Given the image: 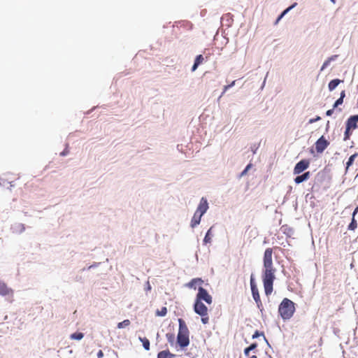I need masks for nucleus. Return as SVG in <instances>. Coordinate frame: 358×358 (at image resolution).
I'll return each mask as SVG.
<instances>
[{
    "mask_svg": "<svg viewBox=\"0 0 358 358\" xmlns=\"http://www.w3.org/2000/svg\"><path fill=\"white\" fill-rule=\"evenodd\" d=\"M273 250L268 248L265 250L263 257V270L262 279L265 294L268 296L273 292V282L275 280L276 268L273 267L272 261Z\"/></svg>",
    "mask_w": 358,
    "mask_h": 358,
    "instance_id": "obj_1",
    "label": "nucleus"
},
{
    "mask_svg": "<svg viewBox=\"0 0 358 358\" xmlns=\"http://www.w3.org/2000/svg\"><path fill=\"white\" fill-rule=\"evenodd\" d=\"M178 321L179 327L176 343L183 350L189 345V331L183 319L179 318Z\"/></svg>",
    "mask_w": 358,
    "mask_h": 358,
    "instance_id": "obj_2",
    "label": "nucleus"
},
{
    "mask_svg": "<svg viewBox=\"0 0 358 358\" xmlns=\"http://www.w3.org/2000/svg\"><path fill=\"white\" fill-rule=\"evenodd\" d=\"M295 310V303L288 298H284L278 306V313L284 321L289 320Z\"/></svg>",
    "mask_w": 358,
    "mask_h": 358,
    "instance_id": "obj_3",
    "label": "nucleus"
},
{
    "mask_svg": "<svg viewBox=\"0 0 358 358\" xmlns=\"http://www.w3.org/2000/svg\"><path fill=\"white\" fill-rule=\"evenodd\" d=\"M195 300L199 301H205L207 304H211L213 303V297L208 293L206 289L201 286L198 287V292L196 295Z\"/></svg>",
    "mask_w": 358,
    "mask_h": 358,
    "instance_id": "obj_4",
    "label": "nucleus"
},
{
    "mask_svg": "<svg viewBox=\"0 0 358 358\" xmlns=\"http://www.w3.org/2000/svg\"><path fill=\"white\" fill-rule=\"evenodd\" d=\"M309 166H310V160L309 159H303L300 160L295 164V166L294 167V170H293V174L299 175V174L304 172V171H306L309 167Z\"/></svg>",
    "mask_w": 358,
    "mask_h": 358,
    "instance_id": "obj_5",
    "label": "nucleus"
},
{
    "mask_svg": "<svg viewBox=\"0 0 358 358\" xmlns=\"http://www.w3.org/2000/svg\"><path fill=\"white\" fill-rule=\"evenodd\" d=\"M250 284L253 299L255 300V303H260V296L259 290L255 281V275L252 273L250 275Z\"/></svg>",
    "mask_w": 358,
    "mask_h": 358,
    "instance_id": "obj_6",
    "label": "nucleus"
},
{
    "mask_svg": "<svg viewBox=\"0 0 358 358\" xmlns=\"http://www.w3.org/2000/svg\"><path fill=\"white\" fill-rule=\"evenodd\" d=\"M315 150L317 153H322L329 145V142L324 136H321L315 142Z\"/></svg>",
    "mask_w": 358,
    "mask_h": 358,
    "instance_id": "obj_7",
    "label": "nucleus"
},
{
    "mask_svg": "<svg viewBox=\"0 0 358 358\" xmlns=\"http://www.w3.org/2000/svg\"><path fill=\"white\" fill-rule=\"evenodd\" d=\"M193 310L198 315L208 313V307L203 302L196 300H194Z\"/></svg>",
    "mask_w": 358,
    "mask_h": 358,
    "instance_id": "obj_8",
    "label": "nucleus"
},
{
    "mask_svg": "<svg viewBox=\"0 0 358 358\" xmlns=\"http://www.w3.org/2000/svg\"><path fill=\"white\" fill-rule=\"evenodd\" d=\"M208 208V200L206 198L202 197L195 212L199 213L200 217H202L207 212Z\"/></svg>",
    "mask_w": 358,
    "mask_h": 358,
    "instance_id": "obj_9",
    "label": "nucleus"
},
{
    "mask_svg": "<svg viewBox=\"0 0 358 358\" xmlns=\"http://www.w3.org/2000/svg\"><path fill=\"white\" fill-rule=\"evenodd\" d=\"M358 114L350 115L345 122V127L351 130L356 129L358 128Z\"/></svg>",
    "mask_w": 358,
    "mask_h": 358,
    "instance_id": "obj_10",
    "label": "nucleus"
},
{
    "mask_svg": "<svg viewBox=\"0 0 358 358\" xmlns=\"http://www.w3.org/2000/svg\"><path fill=\"white\" fill-rule=\"evenodd\" d=\"M310 177V172L306 171L303 172L301 175L299 174L294 178V181L296 184H301L306 180H308Z\"/></svg>",
    "mask_w": 358,
    "mask_h": 358,
    "instance_id": "obj_11",
    "label": "nucleus"
},
{
    "mask_svg": "<svg viewBox=\"0 0 358 358\" xmlns=\"http://www.w3.org/2000/svg\"><path fill=\"white\" fill-rule=\"evenodd\" d=\"M203 282V280L201 278H192L188 283L186 284V286L190 289H196V285H201Z\"/></svg>",
    "mask_w": 358,
    "mask_h": 358,
    "instance_id": "obj_12",
    "label": "nucleus"
},
{
    "mask_svg": "<svg viewBox=\"0 0 358 358\" xmlns=\"http://www.w3.org/2000/svg\"><path fill=\"white\" fill-rule=\"evenodd\" d=\"M176 355L171 353L169 350H164L159 352L157 358H173Z\"/></svg>",
    "mask_w": 358,
    "mask_h": 358,
    "instance_id": "obj_13",
    "label": "nucleus"
},
{
    "mask_svg": "<svg viewBox=\"0 0 358 358\" xmlns=\"http://www.w3.org/2000/svg\"><path fill=\"white\" fill-rule=\"evenodd\" d=\"M338 55H334L331 57H328L323 63L320 68V71H323L327 67H328L330 65V63L331 62L336 61L338 58Z\"/></svg>",
    "mask_w": 358,
    "mask_h": 358,
    "instance_id": "obj_14",
    "label": "nucleus"
},
{
    "mask_svg": "<svg viewBox=\"0 0 358 358\" xmlns=\"http://www.w3.org/2000/svg\"><path fill=\"white\" fill-rule=\"evenodd\" d=\"M10 293H13L12 289L8 288L4 282L0 280V295L6 296Z\"/></svg>",
    "mask_w": 358,
    "mask_h": 358,
    "instance_id": "obj_15",
    "label": "nucleus"
},
{
    "mask_svg": "<svg viewBox=\"0 0 358 358\" xmlns=\"http://www.w3.org/2000/svg\"><path fill=\"white\" fill-rule=\"evenodd\" d=\"M202 217H200V214L197 213L196 212L194 213L190 222V227L192 228L196 227L197 225H199L201 222Z\"/></svg>",
    "mask_w": 358,
    "mask_h": 358,
    "instance_id": "obj_16",
    "label": "nucleus"
},
{
    "mask_svg": "<svg viewBox=\"0 0 358 358\" xmlns=\"http://www.w3.org/2000/svg\"><path fill=\"white\" fill-rule=\"evenodd\" d=\"M343 82V80H341L338 78H334V79H332L331 80L329 81V84H328V88H329V90L330 92H332L333 90H334L338 86V85Z\"/></svg>",
    "mask_w": 358,
    "mask_h": 358,
    "instance_id": "obj_17",
    "label": "nucleus"
},
{
    "mask_svg": "<svg viewBox=\"0 0 358 358\" xmlns=\"http://www.w3.org/2000/svg\"><path fill=\"white\" fill-rule=\"evenodd\" d=\"M11 229L13 232L21 234L25 230V226L24 224L16 223L11 227Z\"/></svg>",
    "mask_w": 358,
    "mask_h": 358,
    "instance_id": "obj_18",
    "label": "nucleus"
},
{
    "mask_svg": "<svg viewBox=\"0 0 358 358\" xmlns=\"http://www.w3.org/2000/svg\"><path fill=\"white\" fill-rule=\"evenodd\" d=\"M257 346H258L257 343L254 342V343H252L249 346L246 347L243 350V353H244L245 356L248 357L250 355V352L251 351L255 350L257 348Z\"/></svg>",
    "mask_w": 358,
    "mask_h": 358,
    "instance_id": "obj_19",
    "label": "nucleus"
},
{
    "mask_svg": "<svg viewBox=\"0 0 358 358\" xmlns=\"http://www.w3.org/2000/svg\"><path fill=\"white\" fill-rule=\"evenodd\" d=\"M358 156V153L355 152L348 159L346 162L345 171L347 172L348 169L353 164L356 157Z\"/></svg>",
    "mask_w": 358,
    "mask_h": 358,
    "instance_id": "obj_20",
    "label": "nucleus"
},
{
    "mask_svg": "<svg viewBox=\"0 0 358 358\" xmlns=\"http://www.w3.org/2000/svg\"><path fill=\"white\" fill-rule=\"evenodd\" d=\"M138 340L142 343L143 347L145 350H150V343L146 337H138Z\"/></svg>",
    "mask_w": 358,
    "mask_h": 358,
    "instance_id": "obj_21",
    "label": "nucleus"
},
{
    "mask_svg": "<svg viewBox=\"0 0 358 358\" xmlns=\"http://www.w3.org/2000/svg\"><path fill=\"white\" fill-rule=\"evenodd\" d=\"M212 229H213V227H211L206 233V235H205L204 238L203 240V243L204 245H206V244L210 243L211 242Z\"/></svg>",
    "mask_w": 358,
    "mask_h": 358,
    "instance_id": "obj_22",
    "label": "nucleus"
},
{
    "mask_svg": "<svg viewBox=\"0 0 358 358\" xmlns=\"http://www.w3.org/2000/svg\"><path fill=\"white\" fill-rule=\"evenodd\" d=\"M282 231L286 234L288 237H291L294 234V229L287 225H283L281 227Z\"/></svg>",
    "mask_w": 358,
    "mask_h": 358,
    "instance_id": "obj_23",
    "label": "nucleus"
},
{
    "mask_svg": "<svg viewBox=\"0 0 358 358\" xmlns=\"http://www.w3.org/2000/svg\"><path fill=\"white\" fill-rule=\"evenodd\" d=\"M357 227V222L355 217H352L351 222L348 226L349 231H355Z\"/></svg>",
    "mask_w": 358,
    "mask_h": 358,
    "instance_id": "obj_24",
    "label": "nucleus"
},
{
    "mask_svg": "<svg viewBox=\"0 0 358 358\" xmlns=\"http://www.w3.org/2000/svg\"><path fill=\"white\" fill-rule=\"evenodd\" d=\"M84 337V334L80 331H76L71 334L70 338L73 340L80 341Z\"/></svg>",
    "mask_w": 358,
    "mask_h": 358,
    "instance_id": "obj_25",
    "label": "nucleus"
},
{
    "mask_svg": "<svg viewBox=\"0 0 358 358\" xmlns=\"http://www.w3.org/2000/svg\"><path fill=\"white\" fill-rule=\"evenodd\" d=\"M166 337L167 341L171 346H174L175 345V334L173 333H167L166 334Z\"/></svg>",
    "mask_w": 358,
    "mask_h": 358,
    "instance_id": "obj_26",
    "label": "nucleus"
},
{
    "mask_svg": "<svg viewBox=\"0 0 358 358\" xmlns=\"http://www.w3.org/2000/svg\"><path fill=\"white\" fill-rule=\"evenodd\" d=\"M167 314V308L166 307L164 306L160 310L157 309L155 312L156 316L159 317H164Z\"/></svg>",
    "mask_w": 358,
    "mask_h": 358,
    "instance_id": "obj_27",
    "label": "nucleus"
},
{
    "mask_svg": "<svg viewBox=\"0 0 358 358\" xmlns=\"http://www.w3.org/2000/svg\"><path fill=\"white\" fill-rule=\"evenodd\" d=\"M252 164L251 163H249L245 167V169L239 173L238 175V178H241L243 176H245L248 171L251 169Z\"/></svg>",
    "mask_w": 358,
    "mask_h": 358,
    "instance_id": "obj_28",
    "label": "nucleus"
},
{
    "mask_svg": "<svg viewBox=\"0 0 358 358\" xmlns=\"http://www.w3.org/2000/svg\"><path fill=\"white\" fill-rule=\"evenodd\" d=\"M130 320L128 319H126L123 320L122 322H120L117 324V327L118 329H122L124 328L130 324Z\"/></svg>",
    "mask_w": 358,
    "mask_h": 358,
    "instance_id": "obj_29",
    "label": "nucleus"
},
{
    "mask_svg": "<svg viewBox=\"0 0 358 358\" xmlns=\"http://www.w3.org/2000/svg\"><path fill=\"white\" fill-rule=\"evenodd\" d=\"M352 131L353 130H351V129H348V127H345V130L344 131V137H343L344 141H347L350 138V136L352 134Z\"/></svg>",
    "mask_w": 358,
    "mask_h": 358,
    "instance_id": "obj_30",
    "label": "nucleus"
},
{
    "mask_svg": "<svg viewBox=\"0 0 358 358\" xmlns=\"http://www.w3.org/2000/svg\"><path fill=\"white\" fill-rule=\"evenodd\" d=\"M204 60V58L202 55H198L196 56L194 60V63L200 66Z\"/></svg>",
    "mask_w": 358,
    "mask_h": 358,
    "instance_id": "obj_31",
    "label": "nucleus"
},
{
    "mask_svg": "<svg viewBox=\"0 0 358 358\" xmlns=\"http://www.w3.org/2000/svg\"><path fill=\"white\" fill-rule=\"evenodd\" d=\"M343 100H342V99H341L340 98H338V99H336V100L335 101V102H334V104H333V107H334V108H337V110H338V112H341V111L342 110V109H341V108H338V107L340 105H342V104H343Z\"/></svg>",
    "mask_w": 358,
    "mask_h": 358,
    "instance_id": "obj_32",
    "label": "nucleus"
},
{
    "mask_svg": "<svg viewBox=\"0 0 358 358\" xmlns=\"http://www.w3.org/2000/svg\"><path fill=\"white\" fill-rule=\"evenodd\" d=\"M260 336L264 337V333L263 331H259V330H256L252 336V339L258 338Z\"/></svg>",
    "mask_w": 358,
    "mask_h": 358,
    "instance_id": "obj_33",
    "label": "nucleus"
},
{
    "mask_svg": "<svg viewBox=\"0 0 358 358\" xmlns=\"http://www.w3.org/2000/svg\"><path fill=\"white\" fill-rule=\"evenodd\" d=\"M199 316H201V322L203 324H206L208 323V321H209V317H208V313H205V315H200Z\"/></svg>",
    "mask_w": 358,
    "mask_h": 358,
    "instance_id": "obj_34",
    "label": "nucleus"
},
{
    "mask_svg": "<svg viewBox=\"0 0 358 358\" xmlns=\"http://www.w3.org/2000/svg\"><path fill=\"white\" fill-rule=\"evenodd\" d=\"M259 145H260V143L258 144L254 143V144L251 145L250 150L252 152L253 155L256 154L257 150L259 148Z\"/></svg>",
    "mask_w": 358,
    "mask_h": 358,
    "instance_id": "obj_35",
    "label": "nucleus"
},
{
    "mask_svg": "<svg viewBox=\"0 0 358 358\" xmlns=\"http://www.w3.org/2000/svg\"><path fill=\"white\" fill-rule=\"evenodd\" d=\"M321 120V117L319 116V115H317L314 118H311L308 120V124H313V123H315L317 121H320Z\"/></svg>",
    "mask_w": 358,
    "mask_h": 358,
    "instance_id": "obj_36",
    "label": "nucleus"
},
{
    "mask_svg": "<svg viewBox=\"0 0 358 358\" xmlns=\"http://www.w3.org/2000/svg\"><path fill=\"white\" fill-rule=\"evenodd\" d=\"M230 89V86H229L228 85H224V88H223V91L221 94V95L218 97L217 99V101H219L220 99H221V97L224 95V94L229 90Z\"/></svg>",
    "mask_w": 358,
    "mask_h": 358,
    "instance_id": "obj_37",
    "label": "nucleus"
},
{
    "mask_svg": "<svg viewBox=\"0 0 358 358\" xmlns=\"http://www.w3.org/2000/svg\"><path fill=\"white\" fill-rule=\"evenodd\" d=\"M151 289H152V287L150 284V282L148 280L146 281L145 285V288H144L145 291L146 292H148V291H150Z\"/></svg>",
    "mask_w": 358,
    "mask_h": 358,
    "instance_id": "obj_38",
    "label": "nucleus"
},
{
    "mask_svg": "<svg viewBox=\"0 0 358 358\" xmlns=\"http://www.w3.org/2000/svg\"><path fill=\"white\" fill-rule=\"evenodd\" d=\"M99 264H100V263H94V264H92V265H90L87 268H83L82 269V271H85V270H86V269L90 270V269H91V268H92L97 267Z\"/></svg>",
    "mask_w": 358,
    "mask_h": 358,
    "instance_id": "obj_39",
    "label": "nucleus"
},
{
    "mask_svg": "<svg viewBox=\"0 0 358 358\" xmlns=\"http://www.w3.org/2000/svg\"><path fill=\"white\" fill-rule=\"evenodd\" d=\"M335 109H336V108H334V107H332V108H331V109L327 110L326 111V115H327V116H331V115H332V114L334 113V110H335Z\"/></svg>",
    "mask_w": 358,
    "mask_h": 358,
    "instance_id": "obj_40",
    "label": "nucleus"
},
{
    "mask_svg": "<svg viewBox=\"0 0 358 358\" xmlns=\"http://www.w3.org/2000/svg\"><path fill=\"white\" fill-rule=\"evenodd\" d=\"M67 146H68V145H66V148L62 152H60L61 156L65 157L68 155L69 150L67 149Z\"/></svg>",
    "mask_w": 358,
    "mask_h": 358,
    "instance_id": "obj_41",
    "label": "nucleus"
},
{
    "mask_svg": "<svg viewBox=\"0 0 358 358\" xmlns=\"http://www.w3.org/2000/svg\"><path fill=\"white\" fill-rule=\"evenodd\" d=\"M282 17H283V15H282V14H280V15L277 17V18H276V20H275V22H274V24H275H275H278L280 20H281V19H282Z\"/></svg>",
    "mask_w": 358,
    "mask_h": 358,
    "instance_id": "obj_42",
    "label": "nucleus"
},
{
    "mask_svg": "<svg viewBox=\"0 0 358 358\" xmlns=\"http://www.w3.org/2000/svg\"><path fill=\"white\" fill-rule=\"evenodd\" d=\"M291 10V8L287 7L285 8L280 14L283 15V17L287 14Z\"/></svg>",
    "mask_w": 358,
    "mask_h": 358,
    "instance_id": "obj_43",
    "label": "nucleus"
},
{
    "mask_svg": "<svg viewBox=\"0 0 358 358\" xmlns=\"http://www.w3.org/2000/svg\"><path fill=\"white\" fill-rule=\"evenodd\" d=\"M345 97V90H342L340 93V99L343 100L344 98Z\"/></svg>",
    "mask_w": 358,
    "mask_h": 358,
    "instance_id": "obj_44",
    "label": "nucleus"
},
{
    "mask_svg": "<svg viewBox=\"0 0 358 358\" xmlns=\"http://www.w3.org/2000/svg\"><path fill=\"white\" fill-rule=\"evenodd\" d=\"M358 213V206H356V208L354 209L353 212H352V217H355L356 216V215Z\"/></svg>",
    "mask_w": 358,
    "mask_h": 358,
    "instance_id": "obj_45",
    "label": "nucleus"
},
{
    "mask_svg": "<svg viewBox=\"0 0 358 358\" xmlns=\"http://www.w3.org/2000/svg\"><path fill=\"white\" fill-rule=\"evenodd\" d=\"M257 303V308L259 309V310L262 313L263 311V308H262V301H260V303Z\"/></svg>",
    "mask_w": 358,
    "mask_h": 358,
    "instance_id": "obj_46",
    "label": "nucleus"
},
{
    "mask_svg": "<svg viewBox=\"0 0 358 358\" xmlns=\"http://www.w3.org/2000/svg\"><path fill=\"white\" fill-rule=\"evenodd\" d=\"M103 357V352L101 350H99L97 352V358H101Z\"/></svg>",
    "mask_w": 358,
    "mask_h": 358,
    "instance_id": "obj_47",
    "label": "nucleus"
},
{
    "mask_svg": "<svg viewBox=\"0 0 358 358\" xmlns=\"http://www.w3.org/2000/svg\"><path fill=\"white\" fill-rule=\"evenodd\" d=\"M199 66V65H197V64L194 63L192 66V69H191L192 71H195Z\"/></svg>",
    "mask_w": 358,
    "mask_h": 358,
    "instance_id": "obj_48",
    "label": "nucleus"
},
{
    "mask_svg": "<svg viewBox=\"0 0 358 358\" xmlns=\"http://www.w3.org/2000/svg\"><path fill=\"white\" fill-rule=\"evenodd\" d=\"M268 72H267V73H266V77H265V78H264V81H263V83H262V86H261V89H263V88H264V85H265L266 80V78H267V76H268Z\"/></svg>",
    "mask_w": 358,
    "mask_h": 358,
    "instance_id": "obj_49",
    "label": "nucleus"
},
{
    "mask_svg": "<svg viewBox=\"0 0 358 358\" xmlns=\"http://www.w3.org/2000/svg\"><path fill=\"white\" fill-rule=\"evenodd\" d=\"M263 338H264V341L266 342V345H267L269 348H271V345H270V343H269L268 341V340H267V338H266V336H264V337H263Z\"/></svg>",
    "mask_w": 358,
    "mask_h": 358,
    "instance_id": "obj_50",
    "label": "nucleus"
},
{
    "mask_svg": "<svg viewBox=\"0 0 358 358\" xmlns=\"http://www.w3.org/2000/svg\"><path fill=\"white\" fill-rule=\"evenodd\" d=\"M297 5V3H293L292 5H290L289 6H288L289 8H291V10H292L294 8H295Z\"/></svg>",
    "mask_w": 358,
    "mask_h": 358,
    "instance_id": "obj_51",
    "label": "nucleus"
},
{
    "mask_svg": "<svg viewBox=\"0 0 358 358\" xmlns=\"http://www.w3.org/2000/svg\"><path fill=\"white\" fill-rule=\"evenodd\" d=\"M292 186H289V187H288V191H287V194H290V193H291V192H292Z\"/></svg>",
    "mask_w": 358,
    "mask_h": 358,
    "instance_id": "obj_52",
    "label": "nucleus"
},
{
    "mask_svg": "<svg viewBox=\"0 0 358 358\" xmlns=\"http://www.w3.org/2000/svg\"><path fill=\"white\" fill-rule=\"evenodd\" d=\"M235 83H236V80H234L232 81L229 85H228L229 86H230V88L234 87V85H235Z\"/></svg>",
    "mask_w": 358,
    "mask_h": 358,
    "instance_id": "obj_53",
    "label": "nucleus"
},
{
    "mask_svg": "<svg viewBox=\"0 0 358 358\" xmlns=\"http://www.w3.org/2000/svg\"><path fill=\"white\" fill-rule=\"evenodd\" d=\"M329 128V121H327V125H326V131H328Z\"/></svg>",
    "mask_w": 358,
    "mask_h": 358,
    "instance_id": "obj_54",
    "label": "nucleus"
},
{
    "mask_svg": "<svg viewBox=\"0 0 358 358\" xmlns=\"http://www.w3.org/2000/svg\"><path fill=\"white\" fill-rule=\"evenodd\" d=\"M310 152L311 154H313V153H314V150H313V148H311L310 149Z\"/></svg>",
    "mask_w": 358,
    "mask_h": 358,
    "instance_id": "obj_55",
    "label": "nucleus"
},
{
    "mask_svg": "<svg viewBox=\"0 0 358 358\" xmlns=\"http://www.w3.org/2000/svg\"><path fill=\"white\" fill-rule=\"evenodd\" d=\"M250 358H257L256 355H252Z\"/></svg>",
    "mask_w": 358,
    "mask_h": 358,
    "instance_id": "obj_56",
    "label": "nucleus"
},
{
    "mask_svg": "<svg viewBox=\"0 0 358 358\" xmlns=\"http://www.w3.org/2000/svg\"><path fill=\"white\" fill-rule=\"evenodd\" d=\"M330 1H331V3H333L334 4V3H336V0H330Z\"/></svg>",
    "mask_w": 358,
    "mask_h": 358,
    "instance_id": "obj_57",
    "label": "nucleus"
},
{
    "mask_svg": "<svg viewBox=\"0 0 358 358\" xmlns=\"http://www.w3.org/2000/svg\"><path fill=\"white\" fill-rule=\"evenodd\" d=\"M159 338V333L157 334V339Z\"/></svg>",
    "mask_w": 358,
    "mask_h": 358,
    "instance_id": "obj_58",
    "label": "nucleus"
},
{
    "mask_svg": "<svg viewBox=\"0 0 358 358\" xmlns=\"http://www.w3.org/2000/svg\"><path fill=\"white\" fill-rule=\"evenodd\" d=\"M357 105H358V99H357Z\"/></svg>",
    "mask_w": 358,
    "mask_h": 358,
    "instance_id": "obj_59",
    "label": "nucleus"
}]
</instances>
